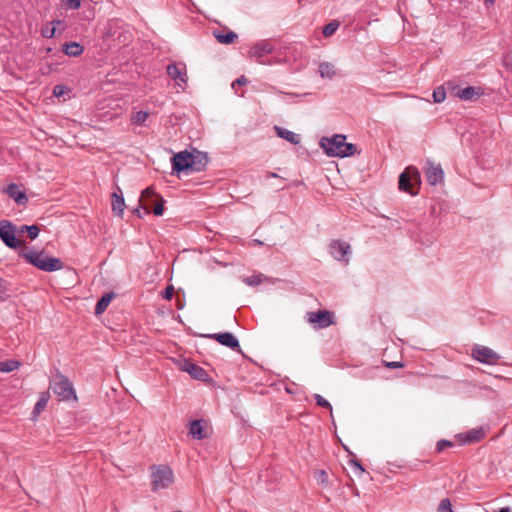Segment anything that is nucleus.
Listing matches in <instances>:
<instances>
[{"label":"nucleus","mask_w":512,"mask_h":512,"mask_svg":"<svg viewBox=\"0 0 512 512\" xmlns=\"http://www.w3.org/2000/svg\"><path fill=\"white\" fill-rule=\"evenodd\" d=\"M20 363L18 361H4L0 362V371L1 372H11L19 367Z\"/></svg>","instance_id":"obj_30"},{"label":"nucleus","mask_w":512,"mask_h":512,"mask_svg":"<svg viewBox=\"0 0 512 512\" xmlns=\"http://www.w3.org/2000/svg\"><path fill=\"white\" fill-rule=\"evenodd\" d=\"M209 424L206 420L195 419L188 425V435L196 440H203L208 436Z\"/></svg>","instance_id":"obj_11"},{"label":"nucleus","mask_w":512,"mask_h":512,"mask_svg":"<svg viewBox=\"0 0 512 512\" xmlns=\"http://www.w3.org/2000/svg\"><path fill=\"white\" fill-rule=\"evenodd\" d=\"M190 152L188 151H181L179 153H176L172 157V169L174 172L180 173L182 171H187L191 167L190 163Z\"/></svg>","instance_id":"obj_13"},{"label":"nucleus","mask_w":512,"mask_h":512,"mask_svg":"<svg viewBox=\"0 0 512 512\" xmlns=\"http://www.w3.org/2000/svg\"><path fill=\"white\" fill-rule=\"evenodd\" d=\"M433 100L435 103H442L446 98V91L443 87H437L433 91Z\"/></svg>","instance_id":"obj_31"},{"label":"nucleus","mask_w":512,"mask_h":512,"mask_svg":"<svg viewBox=\"0 0 512 512\" xmlns=\"http://www.w3.org/2000/svg\"><path fill=\"white\" fill-rule=\"evenodd\" d=\"M274 47L272 43L268 40H262L255 43L248 51V57L252 59H256L259 64H271L270 62H265L263 58L272 53Z\"/></svg>","instance_id":"obj_7"},{"label":"nucleus","mask_w":512,"mask_h":512,"mask_svg":"<svg viewBox=\"0 0 512 512\" xmlns=\"http://www.w3.org/2000/svg\"><path fill=\"white\" fill-rule=\"evenodd\" d=\"M248 83V80L245 76H241L239 78H237L233 83H232V87L235 88V85H245Z\"/></svg>","instance_id":"obj_42"},{"label":"nucleus","mask_w":512,"mask_h":512,"mask_svg":"<svg viewBox=\"0 0 512 512\" xmlns=\"http://www.w3.org/2000/svg\"><path fill=\"white\" fill-rule=\"evenodd\" d=\"M343 448L345 449V451L348 453L347 455V458H348V464H352V458L350 457L352 455V452L350 451V449L348 448V446L346 445H342Z\"/></svg>","instance_id":"obj_46"},{"label":"nucleus","mask_w":512,"mask_h":512,"mask_svg":"<svg viewBox=\"0 0 512 512\" xmlns=\"http://www.w3.org/2000/svg\"><path fill=\"white\" fill-rule=\"evenodd\" d=\"M453 446H454V443L452 441L442 439L437 442L436 451L440 453V452L444 451L445 449L451 448Z\"/></svg>","instance_id":"obj_37"},{"label":"nucleus","mask_w":512,"mask_h":512,"mask_svg":"<svg viewBox=\"0 0 512 512\" xmlns=\"http://www.w3.org/2000/svg\"><path fill=\"white\" fill-rule=\"evenodd\" d=\"M149 117V113L146 111H138L131 115L132 124H136L139 126L145 125L146 120Z\"/></svg>","instance_id":"obj_28"},{"label":"nucleus","mask_w":512,"mask_h":512,"mask_svg":"<svg viewBox=\"0 0 512 512\" xmlns=\"http://www.w3.org/2000/svg\"><path fill=\"white\" fill-rule=\"evenodd\" d=\"M438 512H453L450 499L445 498L441 500L438 506Z\"/></svg>","instance_id":"obj_36"},{"label":"nucleus","mask_w":512,"mask_h":512,"mask_svg":"<svg viewBox=\"0 0 512 512\" xmlns=\"http://www.w3.org/2000/svg\"><path fill=\"white\" fill-rule=\"evenodd\" d=\"M50 389L58 397L59 401H68L70 399H77L71 381L58 372L50 382Z\"/></svg>","instance_id":"obj_3"},{"label":"nucleus","mask_w":512,"mask_h":512,"mask_svg":"<svg viewBox=\"0 0 512 512\" xmlns=\"http://www.w3.org/2000/svg\"><path fill=\"white\" fill-rule=\"evenodd\" d=\"M333 318V313L327 310H318L316 312H308L306 314L307 322L315 329H324L334 324Z\"/></svg>","instance_id":"obj_6"},{"label":"nucleus","mask_w":512,"mask_h":512,"mask_svg":"<svg viewBox=\"0 0 512 512\" xmlns=\"http://www.w3.org/2000/svg\"><path fill=\"white\" fill-rule=\"evenodd\" d=\"M26 229V232H27V236L30 240H34L38 237L39 235V232H40V228L38 225L34 224V225H30L28 227L25 228Z\"/></svg>","instance_id":"obj_34"},{"label":"nucleus","mask_w":512,"mask_h":512,"mask_svg":"<svg viewBox=\"0 0 512 512\" xmlns=\"http://www.w3.org/2000/svg\"><path fill=\"white\" fill-rule=\"evenodd\" d=\"M339 26V21L333 20L323 27L322 33L325 37H330L337 31Z\"/></svg>","instance_id":"obj_29"},{"label":"nucleus","mask_w":512,"mask_h":512,"mask_svg":"<svg viewBox=\"0 0 512 512\" xmlns=\"http://www.w3.org/2000/svg\"><path fill=\"white\" fill-rule=\"evenodd\" d=\"M267 177H268V178H269V177L277 178V177H279V176H278L276 173H274V172H268V173H267Z\"/></svg>","instance_id":"obj_50"},{"label":"nucleus","mask_w":512,"mask_h":512,"mask_svg":"<svg viewBox=\"0 0 512 512\" xmlns=\"http://www.w3.org/2000/svg\"><path fill=\"white\" fill-rule=\"evenodd\" d=\"M403 366H404V364L399 361H392V362L386 363V367H388V368H402Z\"/></svg>","instance_id":"obj_44"},{"label":"nucleus","mask_w":512,"mask_h":512,"mask_svg":"<svg viewBox=\"0 0 512 512\" xmlns=\"http://www.w3.org/2000/svg\"><path fill=\"white\" fill-rule=\"evenodd\" d=\"M18 227L9 220L0 221V239L11 249H17L25 245V242L17 238Z\"/></svg>","instance_id":"obj_4"},{"label":"nucleus","mask_w":512,"mask_h":512,"mask_svg":"<svg viewBox=\"0 0 512 512\" xmlns=\"http://www.w3.org/2000/svg\"><path fill=\"white\" fill-rule=\"evenodd\" d=\"M135 213H136L139 217H141L139 208H136V209H135Z\"/></svg>","instance_id":"obj_52"},{"label":"nucleus","mask_w":512,"mask_h":512,"mask_svg":"<svg viewBox=\"0 0 512 512\" xmlns=\"http://www.w3.org/2000/svg\"><path fill=\"white\" fill-rule=\"evenodd\" d=\"M191 158L190 163L191 167L189 170L193 172L203 171L208 164V155L205 152H201L198 150H193L190 152Z\"/></svg>","instance_id":"obj_14"},{"label":"nucleus","mask_w":512,"mask_h":512,"mask_svg":"<svg viewBox=\"0 0 512 512\" xmlns=\"http://www.w3.org/2000/svg\"><path fill=\"white\" fill-rule=\"evenodd\" d=\"M349 249V244L340 241H334L330 245V252L332 256L337 260H345L346 263H348V259H345V256Z\"/></svg>","instance_id":"obj_17"},{"label":"nucleus","mask_w":512,"mask_h":512,"mask_svg":"<svg viewBox=\"0 0 512 512\" xmlns=\"http://www.w3.org/2000/svg\"><path fill=\"white\" fill-rule=\"evenodd\" d=\"M164 204H165V200L159 195V197H157L156 203L153 206L152 212L156 216H161L164 211Z\"/></svg>","instance_id":"obj_32"},{"label":"nucleus","mask_w":512,"mask_h":512,"mask_svg":"<svg viewBox=\"0 0 512 512\" xmlns=\"http://www.w3.org/2000/svg\"><path fill=\"white\" fill-rule=\"evenodd\" d=\"M425 176L427 182L430 185H437L444 179V171L440 164H436L432 161H427L424 167Z\"/></svg>","instance_id":"obj_10"},{"label":"nucleus","mask_w":512,"mask_h":512,"mask_svg":"<svg viewBox=\"0 0 512 512\" xmlns=\"http://www.w3.org/2000/svg\"><path fill=\"white\" fill-rule=\"evenodd\" d=\"M55 34V27H52L51 29H46L43 31V36L46 38H52Z\"/></svg>","instance_id":"obj_45"},{"label":"nucleus","mask_w":512,"mask_h":512,"mask_svg":"<svg viewBox=\"0 0 512 512\" xmlns=\"http://www.w3.org/2000/svg\"><path fill=\"white\" fill-rule=\"evenodd\" d=\"M205 337L214 339L223 346H226L234 351L241 352L238 339L231 332L214 333L205 335Z\"/></svg>","instance_id":"obj_12"},{"label":"nucleus","mask_w":512,"mask_h":512,"mask_svg":"<svg viewBox=\"0 0 512 512\" xmlns=\"http://www.w3.org/2000/svg\"><path fill=\"white\" fill-rule=\"evenodd\" d=\"M150 476L152 480H170L173 477V471L167 465L152 466Z\"/></svg>","instance_id":"obj_18"},{"label":"nucleus","mask_w":512,"mask_h":512,"mask_svg":"<svg viewBox=\"0 0 512 512\" xmlns=\"http://www.w3.org/2000/svg\"><path fill=\"white\" fill-rule=\"evenodd\" d=\"M19 256L27 263L45 272L58 271L64 267V263L59 258L48 256L43 251L22 250L19 252Z\"/></svg>","instance_id":"obj_1"},{"label":"nucleus","mask_w":512,"mask_h":512,"mask_svg":"<svg viewBox=\"0 0 512 512\" xmlns=\"http://www.w3.org/2000/svg\"><path fill=\"white\" fill-rule=\"evenodd\" d=\"M353 150H354V154H355V153L357 152V148H356V146H355V145H354V147H353Z\"/></svg>","instance_id":"obj_53"},{"label":"nucleus","mask_w":512,"mask_h":512,"mask_svg":"<svg viewBox=\"0 0 512 512\" xmlns=\"http://www.w3.org/2000/svg\"><path fill=\"white\" fill-rule=\"evenodd\" d=\"M354 468L358 469L360 472H364L362 465L359 463V461H357L355 459H354Z\"/></svg>","instance_id":"obj_47"},{"label":"nucleus","mask_w":512,"mask_h":512,"mask_svg":"<svg viewBox=\"0 0 512 512\" xmlns=\"http://www.w3.org/2000/svg\"><path fill=\"white\" fill-rule=\"evenodd\" d=\"M66 93V87L64 85H56L53 88V94L56 97L63 96Z\"/></svg>","instance_id":"obj_40"},{"label":"nucleus","mask_w":512,"mask_h":512,"mask_svg":"<svg viewBox=\"0 0 512 512\" xmlns=\"http://www.w3.org/2000/svg\"><path fill=\"white\" fill-rule=\"evenodd\" d=\"M481 95H483V90L480 87H474V86H468V87L459 89L456 92V96L464 101L476 100Z\"/></svg>","instance_id":"obj_16"},{"label":"nucleus","mask_w":512,"mask_h":512,"mask_svg":"<svg viewBox=\"0 0 512 512\" xmlns=\"http://www.w3.org/2000/svg\"><path fill=\"white\" fill-rule=\"evenodd\" d=\"M26 227H28V225H22V226L18 227L17 235L21 236L23 233H25L26 232V229H25Z\"/></svg>","instance_id":"obj_48"},{"label":"nucleus","mask_w":512,"mask_h":512,"mask_svg":"<svg viewBox=\"0 0 512 512\" xmlns=\"http://www.w3.org/2000/svg\"><path fill=\"white\" fill-rule=\"evenodd\" d=\"M332 66L328 63H322L319 66V72L322 77H331L334 74V71H332Z\"/></svg>","instance_id":"obj_35"},{"label":"nucleus","mask_w":512,"mask_h":512,"mask_svg":"<svg viewBox=\"0 0 512 512\" xmlns=\"http://www.w3.org/2000/svg\"><path fill=\"white\" fill-rule=\"evenodd\" d=\"M181 368L183 371L188 372L191 377L197 380H205L208 376L205 369L191 361H184Z\"/></svg>","instance_id":"obj_15"},{"label":"nucleus","mask_w":512,"mask_h":512,"mask_svg":"<svg viewBox=\"0 0 512 512\" xmlns=\"http://www.w3.org/2000/svg\"><path fill=\"white\" fill-rule=\"evenodd\" d=\"M174 295V288L172 285H169L166 287L164 293H163V298L166 299V300H171L172 297Z\"/></svg>","instance_id":"obj_41"},{"label":"nucleus","mask_w":512,"mask_h":512,"mask_svg":"<svg viewBox=\"0 0 512 512\" xmlns=\"http://www.w3.org/2000/svg\"><path fill=\"white\" fill-rule=\"evenodd\" d=\"M496 512H511V509L509 507H503L499 511Z\"/></svg>","instance_id":"obj_49"},{"label":"nucleus","mask_w":512,"mask_h":512,"mask_svg":"<svg viewBox=\"0 0 512 512\" xmlns=\"http://www.w3.org/2000/svg\"><path fill=\"white\" fill-rule=\"evenodd\" d=\"M320 146L329 157H346L352 155V143L346 142V136L336 134L332 137H323Z\"/></svg>","instance_id":"obj_2"},{"label":"nucleus","mask_w":512,"mask_h":512,"mask_svg":"<svg viewBox=\"0 0 512 512\" xmlns=\"http://www.w3.org/2000/svg\"><path fill=\"white\" fill-rule=\"evenodd\" d=\"M157 197H159V195L155 193L152 187H147L142 191L140 203L146 214L151 212L150 205L154 203V199H157Z\"/></svg>","instance_id":"obj_19"},{"label":"nucleus","mask_w":512,"mask_h":512,"mask_svg":"<svg viewBox=\"0 0 512 512\" xmlns=\"http://www.w3.org/2000/svg\"><path fill=\"white\" fill-rule=\"evenodd\" d=\"M49 399H50L49 391H44L39 394L38 401L36 402L33 412H32L34 417H37L38 415H40V413L45 409Z\"/></svg>","instance_id":"obj_26"},{"label":"nucleus","mask_w":512,"mask_h":512,"mask_svg":"<svg viewBox=\"0 0 512 512\" xmlns=\"http://www.w3.org/2000/svg\"><path fill=\"white\" fill-rule=\"evenodd\" d=\"M6 192L8 196L15 200V202L19 205L25 204L27 202V197L24 192L20 191L16 184H10L6 188Z\"/></svg>","instance_id":"obj_22"},{"label":"nucleus","mask_w":512,"mask_h":512,"mask_svg":"<svg viewBox=\"0 0 512 512\" xmlns=\"http://www.w3.org/2000/svg\"><path fill=\"white\" fill-rule=\"evenodd\" d=\"M459 436L461 441L466 444L480 441L484 438L485 433L482 428H475Z\"/></svg>","instance_id":"obj_21"},{"label":"nucleus","mask_w":512,"mask_h":512,"mask_svg":"<svg viewBox=\"0 0 512 512\" xmlns=\"http://www.w3.org/2000/svg\"><path fill=\"white\" fill-rule=\"evenodd\" d=\"M314 398L316 400L317 405H319L323 408L330 409V410L332 409L331 404L326 399H324L321 395L315 394Z\"/></svg>","instance_id":"obj_39"},{"label":"nucleus","mask_w":512,"mask_h":512,"mask_svg":"<svg viewBox=\"0 0 512 512\" xmlns=\"http://www.w3.org/2000/svg\"><path fill=\"white\" fill-rule=\"evenodd\" d=\"M275 131H276L277 136L285 139L286 141H288L292 144L297 145L300 142L299 135H297L296 133H294L292 131H289L285 128L278 127V126H275Z\"/></svg>","instance_id":"obj_25"},{"label":"nucleus","mask_w":512,"mask_h":512,"mask_svg":"<svg viewBox=\"0 0 512 512\" xmlns=\"http://www.w3.org/2000/svg\"><path fill=\"white\" fill-rule=\"evenodd\" d=\"M214 36L221 44H231L238 38V35L229 29L223 31H215Z\"/></svg>","instance_id":"obj_23"},{"label":"nucleus","mask_w":512,"mask_h":512,"mask_svg":"<svg viewBox=\"0 0 512 512\" xmlns=\"http://www.w3.org/2000/svg\"><path fill=\"white\" fill-rule=\"evenodd\" d=\"M472 356L475 360L489 365L496 364L500 359V356L493 349L482 345L473 347Z\"/></svg>","instance_id":"obj_8"},{"label":"nucleus","mask_w":512,"mask_h":512,"mask_svg":"<svg viewBox=\"0 0 512 512\" xmlns=\"http://www.w3.org/2000/svg\"><path fill=\"white\" fill-rule=\"evenodd\" d=\"M52 23H56L57 25H59L60 21L59 20L58 21H53Z\"/></svg>","instance_id":"obj_54"},{"label":"nucleus","mask_w":512,"mask_h":512,"mask_svg":"<svg viewBox=\"0 0 512 512\" xmlns=\"http://www.w3.org/2000/svg\"><path fill=\"white\" fill-rule=\"evenodd\" d=\"M112 210L113 212L121 216L123 214L124 208H125V201L122 196V190L120 187H117V191H114L112 194Z\"/></svg>","instance_id":"obj_20"},{"label":"nucleus","mask_w":512,"mask_h":512,"mask_svg":"<svg viewBox=\"0 0 512 512\" xmlns=\"http://www.w3.org/2000/svg\"><path fill=\"white\" fill-rule=\"evenodd\" d=\"M421 175L419 170L414 166H408L399 176L398 186L401 191L414 196L418 192L413 190L415 184H420Z\"/></svg>","instance_id":"obj_5"},{"label":"nucleus","mask_w":512,"mask_h":512,"mask_svg":"<svg viewBox=\"0 0 512 512\" xmlns=\"http://www.w3.org/2000/svg\"><path fill=\"white\" fill-rule=\"evenodd\" d=\"M65 9L76 10L81 6V0H60Z\"/></svg>","instance_id":"obj_33"},{"label":"nucleus","mask_w":512,"mask_h":512,"mask_svg":"<svg viewBox=\"0 0 512 512\" xmlns=\"http://www.w3.org/2000/svg\"><path fill=\"white\" fill-rule=\"evenodd\" d=\"M62 50L70 57H77L83 53L84 47L78 42H67L63 45Z\"/></svg>","instance_id":"obj_24"},{"label":"nucleus","mask_w":512,"mask_h":512,"mask_svg":"<svg viewBox=\"0 0 512 512\" xmlns=\"http://www.w3.org/2000/svg\"><path fill=\"white\" fill-rule=\"evenodd\" d=\"M320 473H321V475H325L326 474L324 470H321Z\"/></svg>","instance_id":"obj_55"},{"label":"nucleus","mask_w":512,"mask_h":512,"mask_svg":"<svg viewBox=\"0 0 512 512\" xmlns=\"http://www.w3.org/2000/svg\"><path fill=\"white\" fill-rule=\"evenodd\" d=\"M244 282L250 286H257L262 283L261 276L254 275L244 279Z\"/></svg>","instance_id":"obj_38"},{"label":"nucleus","mask_w":512,"mask_h":512,"mask_svg":"<svg viewBox=\"0 0 512 512\" xmlns=\"http://www.w3.org/2000/svg\"><path fill=\"white\" fill-rule=\"evenodd\" d=\"M115 297V294L113 292H109L104 294L96 303L95 306V314L100 315L102 314L108 305L110 304L111 300Z\"/></svg>","instance_id":"obj_27"},{"label":"nucleus","mask_w":512,"mask_h":512,"mask_svg":"<svg viewBox=\"0 0 512 512\" xmlns=\"http://www.w3.org/2000/svg\"><path fill=\"white\" fill-rule=\"evenodd\" d=\"M166 482H152V491L156 492L159 488H166Z\"/></svg>","instance_id":"obj_43"},{"label":"nucleus","mask_w":512,"mask_h":512,"mask_svg":"<svg viewBox=\"0 0 512 512\" xmlns=\"http://www.w3.org/2000/svg\"><path fill=\"white\" fill-rule=\"evenodd\" d=\"M495 1L496 0H485V3L493 5L495 3Z\"/></svg>","instance_id":"obj_51"},{"label":"nucleus","mask_w":512,"mask_h":512,"mask_svg":"<svg viewBox=\"0 0 512 512\" xmlns=\"http://www.w3.org/2000/svg\"><path fill=\"white\" fill-rule=\"evenodd\" d=\"M166 71L168 76L184 89L187 84L186 65L183 63H172L167 66Z\"/></svg>","instance_id":"obj_9"}]
</instances>
